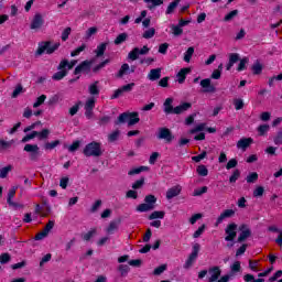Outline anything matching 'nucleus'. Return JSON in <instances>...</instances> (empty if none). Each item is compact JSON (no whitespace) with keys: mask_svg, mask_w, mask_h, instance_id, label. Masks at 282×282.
Wrapping results in <instances>:
<instances>
[{"mask_svg":"<svg viewBox=\"0 0 282 282\" xmlns=\"http://www.w3.org/2000/svg\"><path fill=\"white\" fill-rule=\"evenodd\" d=\"M191 107H193V105L191 102H183L180 106H176L174 108V113L176 116H180V113H184V111H188V109H191Z\"/></svg>","mask_w":282,"mask_h":282,"instance_id":"nucleus-18","label":"nucleus"},{"mask_svg":"<svg viewBox=\"0 0 282 282\" xmlns=\"http://www.w3.org/2000/svg\"><path fill=\"white\" fill-rule=\"evenodd\" d=\"M225 241H235L237 237V224L231 223L225 229Z\"/></svg>","mask_w":282,"mask_h":282,"instance_id":"nucleus-7","label":"nucleus"},{"mask_svg":"<svg viewBox=\"0 0 282 282\" xmlns=\"http://www.w3.org/2000/svg\"><path fill=\"white\" fill-rule=\"evenodd\" d=\"M158 140H164L166 144H171L175 137L173 132L169 128H159V132L156 134Z\"/></svg>","mask_w":282,"mask_h":282,"instance_id":"nucleus-4","label":"nucleus"},{"mask_svg":"<svg viewBox=\"0 0 282 282\" xmlns=\"http://www.w3.org/2000/svg\"><path fill=\"white\" fill-rule=\"evenodd\" d=\"M257 180H259V174H257V172H252L250 173L246 181L248 182V184H254V182H257Z\"/></svg>","mask_w":282,"mask_h":282,"instance_id":"nucleus-43","label":"nucleus"},{"mask_svg":"<svg viewBox=\"0 0 282 282\" xmlns=\"http://www.w3.org/2000/svg\"><path fill=\"white\" fill-rule=\"evenodd\" d=\"M117 270L120 272L121 276H127V274H129L131 271V268H129L127 264H120Z\"/></svg>","mask_w":282,"mask_h":282,"instance_id":"nucleus-33","label":"nucleus"},{"mask_svg":"<svg viewBox=\"0 0 282 282\" xmlns=\"http://www.w3.org/2000/svg\"><path fill=\"white\" fill-rule=\"evenodd\" d=\"M61 47V44L58 42L52 44L51 41L40 42L39 47L36 50L37 56H43V54H54L56 50Z\"/></svg>","mask_w":282,"mask_h":282,"instance_id":"nucleus-2","label":"nucleus"},{"mask_svg":"<svg viewBox=\"0 0 282 282\" xmlns=\"http://www.w3.org/2000/svg\"><path fill=\"white\" fill-rule=\"evenodd\" d=\"M182 193V186L176 185L167 189L166 192V199H173V197H177Z\"/></svg>","mask_w":282,"mask_h":282,"instance_id":"nucleus-16","label":"nucleus"},{"mask_svg":"<svg viewBox=\"0 0 282 282\" xmlns=\"http://www.w3.org/2000/svg\"><path fill=\"white\" fill-rule=\"evenodd\" d=\"M180 1L181 0H174L173 2H171L166 9V14H173V12H175V8L180 6Z\"/></svg>","mask_w":282,"mask_h":282,"instance_id":"nucleus-34","label":"nucleus"},{"mask_svg":"<svg viewBox=\"0 0 282 282\" xmlns=\"http://www.w3.org/2000/svg\"><path fill=\"white\" fill-rule=\"evenodd\" d=\"M200 87H203L205 94H215L217 88L210 83V78L200 80Z\"/></svg>","mask_w":282,"mask_h":282,"instance_id":"nucleus-13","label":"nucleus"},{"mask_svg":"<svg viewBox=\"0 0 282 282\" xmlns=\"http://www.w3.org/2000/svg\"><path fill=\"white\" fill-rule=\"evenodd\" d=\"M128 74H131V66H129V64H122L117 74V78H122V76H127Z\"/></svg>","mask_w":282,"mask_h":282,"instance_id":"nucleus-22","label":"nucleus"},{"mask_svg":"<svg viewBox=\"0 0 282 282\" xmlns=\"http://www.w3.org/2000/svg\"><path fill=\"white\" fill-rule=\"evenodd\" d=\"M270 131V126L269 124H261L258 127V133L259 135H265Z\"/></svg>","mask_w":282,"mask_h":282,"instance_id":"nucleus-45","label":"nucleus"},{"mask_svg":"<svg viewBox=\"0 0 282 282\" xmlns=\"http://www.w3.org/2000/svg\"><path fill=\"white\" fill-rule=\"evenodd\" d=\"M88 94H90V96H100V88L98 87V82H95L88 86Z\"/></svg>","mask_w":282,"mask_h":282,"instance_id":"nucleus-23","label":"nucleus"},{"mask_svg":"<svg viewBox=\"0 0 282 282\" xmlns=\"http://www.w3.org/2000/svg\"><path fill=\"white\" fill-rule=\"evenodd\" d=\"M46 99H47V96L41 95L40 97L36 98V101L33 104V108L37 109V107H41V105H43V102H45Z\"/></svg>","mask_w":282,"mask_h":282,"instance_id":"nucleus-44","label":"nucleus"},{"mask_svg":"<svg viewBox=\"0 0 282 282\" xmlns=\"http://www.w3.org/2000/svg\"><path fill=\"white\" fill-rule=\"evenodd\" d=\"M36 138H39V140H47L50 138V130L43 129L41 132H37Z\"/></svg>","mask_w":282,"mask_h":282,"instance_id":"nucleus-38","label":"nucleus"},{"mask_svg":"<svg viewBox=\"0 0 282 282\" xmlns=\"http://www.w3.org/2000/svg\"><path fill=\"white\" fill-rule=\"evenodd\" d=\"M87 47V45L83 44L82 46L77 47L75 51H73L70 53V56H78V54H80V52H85V48Z\"/></svg>","mask_w":282,"mask_h":282,"instance_id":"nucleus-61","label":"nucleus"},{"mask_svg":"<svg viewBox=\"0 0 282 282\" xmlns=\"http://www.w3.org/2000/svg\"><path fill=\"white\" fill-rule=\"evenodd\" d=\"M120 138V130H116L108 135V142H116Z\"/></svg>","mask_w":282,"mask_h":282,"instance_id":"nucleus-47","label":"nucleus"},{"mask_svg":"<svg viewBox=\"0 0 282 282\" xmlns=\"http://www.w3.org/2000/svg\"><path fill=\"white\" fill-rule=\"evenodd\" d=\"M240 235L238 237V243H242V241H246V239H248L251 235H252V231H250V228H248V226L246 225H242L240 227Z\"/></svg>","mask_w":282,"mask_h":282,"instance_id":"nucleus-14","label":"nucleus"},{"mask_svg":"<svg viewBox=\"0 0 282 282\" xmlns=\"http://www.w3.org/2000/svg\"><path fill=\"white\" fill-rule=\"evenodd\" d=\"M230 217H235V209H226L224 210L216 220V226H219L224 221V219H230Z\"/></svg>","mask_w":282,"mask_h":282,"instance_id":"nucleus-15","label":"nucleus"},{"mask_svg":"<svg viewBox=\"0 0 282 282\" xmlns=\"http://www.w3.org/2000/svg\"><path fill=\"white\" fill-rule=\"evenodd\" d=\"M274 144H282V130H280L276 135L273 138Z\"/></svg>","mask_w":282,"mask_h":282,"instance_id":"nucleus-64","label":"nucleus"},{"mask_svg":"<svg viewBox=\"0 0 282 282\" xmlns=\"http://www.w3.org/2000/svg\"><path fill=\"white\" fill-rule=\"evenodd\" d=\"M196 172L198 173V175H200V177H206V175H208V169L206 167V165H198Z\"/></svg>","mask_w":282,"mask_h":282,"instance_id":"nucleus-41","label":"nucleus"},{"mask_svg":"<svg viewBox=\"0 0 282 282\" xmlns=\"http://www.w3.org/2000/svg\"><path fill=\"white\" fill-rule=\"evenodd\" d=\"M67 76V70L65 68L59 69V72L55 73L52 78L53 80H63Z\"/></svg>","mask_w":282,"mask_h":282,"instance_id":"nucleus-29","label":"nucleus"},{"mask_svg":"<svg viewBox=\"0 0 282 282\" xmlns=\"http://www.w3.org/2000/svg\"><path fill=\"white\" fill-rule=\"evenodd\" d=\"M241 172H239V170H236L234 174L229 177L230 184H235V182H237V180H239Z\"/></svg>","mask_w":282,"mask_h":282,"instance_id":"nucleus-52","label":"nucleus"},{"mask_svg":"<svg viewBox=\"0 0 282 282\" xmlns=\"http://www.w3.org/2000/svg\"><path fill=\"white\" fill-rule=\"evenodd\" d=\"M76 63H78V61H76V59H73L72 62H69V61H67V59H63V61L59 63L57 69H65V68H67V69H73L74 66L76 65Z\"/></svg>","mask_w":282,"mask_h":282,"instance_id":"nucleus-21","label":"nucleus"},{"mask_svg":"<svg viewBox=\"0 0 282 282\" xmlns=\"http://www.w3.org/2000/svg\"><path fill=\"white\" fill-rule=\"evenodd\" d=\"M251 69H252V72H253V74L259 75V74H261V72H263V66L261 65V63L256 62V63L252 65Z\"/></svg>","mask_w":282,"mask_h":282,"instance_id":"nucleus-42","label":"nucleus"},{"mask_svg":"<svg viewBox=\"0 0 282 282\" xmlns=\"http://www.w3.org/2000/svg\"><path fill=\"white\" fill-rule=\"evenodd\" d=\"M94 235H96V229H91L87 234H84L83 235L84 241H89L91 239V237H94Z\"/></svg>","mask_w":282,"mask_h":282,"instance_id":"nucleus-62","label":"nucleus"},{"mask_svg":"<svg viewBox=\"0 0 282 282\" xmlns=\"http://www.w3.org/2000/svg\"><path fill=\"white\" fill-rule=\"evenodd\" d=\"M143 39H153L155 36V28L145 30L142 34Z\"/></svg>","mask_w":282,"mask_h":282,"instance_id":"nucleus-36","label":"nucleus"},{"mask_svg":"<svg viewBox=\"0 0 282 282\" xmlns=\"http://www.w3.org/2000/svg\"><path fill=\"white\" fill-rule=\"evenodd\" d=\"M106 51H107V43L99 44L95 50L96 57L100 58V56H102Z\"/></svg>","mask_w":282,"mask_h":282,"instance_id":"nucleus-27","label":"nucleus"},{"mask_svg":"<svg viewBox=\"0 0 282 282\" xmlns=\"http://www.w3.org/2000/svg\"><path fill=\"white\" fill-rule=\"evenodd\" d=\"M275 80H282V73L269 78V82H268L269 87H274Z\"/></svg>","mask_w":282,"mask_h":282,"instance_id":"nucleus-53","label":"nucleus"},{"mask_svg":"<svg viewBox=\"0 0 282 282\" xmlns=\"http://www.w3.org/2000/svg\"><path fill=\"white\" fill-rule=\"evenodd\" d=\"M91 69V62L84 61L78 66H76L74 74L75 76H78V74H88Z\"/></svg>","mask_w":282,"mask_h":282,"instance_id":"nucleus-11","label":"nucleus"},{"mask_svg":"<svg viewBox=\"0 0 282 282\" xmlns=\"http://www.w3.org/2000/svg\"><path fill=\"white\" fill-rule=\"evenodd\" d=\"M187 74H191V68H182V69L177 73L176 77H177V83H178L180 85H184V83H185V80H186V75H187Z\"/></svg>","mask_w":282,"mask_h":282,"instance_id":"nucleus-19","label":"nucleus"},{"mask_svg":"<svg viewBox=\"0 0 282 282\" xmlns=\"http://www.w3.org/2000/svg\"><path fill=\"white\" fill-rule=\"evenodd\" d=\"M127 33L119 34L115 40V45H121V43H124L127 41Z\"/></svg>","mask_w":282,"mask_h":282,"instance_id":"nucleus-49","label":"nucleus"},{"mask_svg":"<svg viewBox=\"0 0 282 282\" xmlns=\"http://www.w3.org/2000/svg\"><path fill=\"white\" fill-rule=\"evenodd\" d=\"M118 230V223L117 221H111L108 226V228L106 229V232H108V235H113V231Z\"/></svg>","mask_w":282,"mask_h":282,"instance_id":"nucleus-46","label":"nucleus"},{"mask_svg":"<svg viewBox=\"0 0 282 282\" xmlns=\"http://www.w3.org/2000/svg\"><path fill=\"white\" fill-rule=\"evenodd\" d=\"M142 186H144V177L135 181L132 185V188L135 191L138 188H142Z\"/></svg>","mask_w":282,"mask_h":282,"instance_id":"nucleus-60","label":"nucleus"},{"mask_svg":"<svg viewBox=\"0 0 282 282\" xmlns=\"http://www.w3.org/2000/svg\"><path fill=\"white\" fill-rule=\"evenodd\" d=\"M144 202L149 206H155V202H158V198H155L154 195H148V196H145Z\"/></svg>","mask_w":282,"mask_h":282,"instance_id":"nucleus-48","label":"nucleus"},{"mask_svg":"<svg viewBox=\"0 0 282 282\" xmlns=\"http://www.w3.org/2000/svg\"><path fill=\"white\" fill-rule=\"evenodd\" d=\"M193 54H195V47L191 46L184 54L185 63H191V58H193Z\"/></svg>","mask_w":282,"mask_h":282,"instance_id":"nucleus-32","label":"nucleus"},{"mask_svg":"<svg viewBox=\"0 0 282 282\" xmlns=\"http://www.w3.org/2000/svg\"><path fill=\"white\" fill-rule=\"evenodd\" d=\"M239 62V54L238 53H231L229 54V63L234 64Z\"/></svg>","mask_w":282,"mask_h":282,"instance_id":"nucleus-63","label":"nucleus"},{"mask_svg":"<svg viewBox=\"0 0 282 282\" xmlns=\"http://www.w3.org/2000/svg\"><path fill=\"white\" fill-rule=\"evenodd\" d=\"M200 248H202V246L199 243H195L193 246L192 253L188 257L192 261H197V256L199 254Z\"/></svg>","mask_w":282,"mask_h":282,"instance_id":"nucleus-25","label":"nucleus"},{"mask_svg":"<svg viewBox=\"0 0 282 282\" xmlns=\"http://www.w3.org/2000/svg\"><path fill=\"white\" fill-rule=\"evenodd\" d=\"M80 148V141H74L72 145L68 147V151L70 153H74L75 151H78Z\"/></svg>","mask_w":282,"mask_h":282,"instance_id":"nucleus-58","label":"nucleus"},{"mask_svg":"<svg viewBox=\"0 0 282 282\" xmlns=\"http://www.w3.org/2000/svg\"><path fill=\"white\" fill-rule=\"evenodd\" d=\"M95 107H96V97H89L85 102L84 109L94 110Z\"/></svg>","mask_w":282,"mask_h":282,"instance_id":"nucleus-30","label":"nucleus"},{"mask_svg":"<svg viewBox=\"0 0 282 282\" xmlns=\"http://www.w3.org/2000/svg\"><path fill=\"white\" fill-rule=\"evenodd\" d=\"M58 144H61L59 140H55L53 142H47L44 144V149H46V151H52V150L56 149V147H58Z\"/></svg>","mask_w":282,"mask_h":282,"instance_id":"nucleus-35","label":"nucleus"},{"mask_svg":"<svg viewBox=\"0 0 282 282\" xmlns=\"http://www.w3.org/2000/svg\"><path fill=\"white\" fill-rule=\"evenodd\" d=\"M109 63H111L110 59H106V61L101 62L100 64H98L97 66H95L93 68V72H100V69H102V67H105L106 65H109Z\"/></svg>","mask_w":282,"mask_h":282,"instance_id":"nucleus-55","label":"nucleus"},{"mask_svg":"<svg viewBox=\"0 0 282 282\" xmlns=\"http://www.w3.org/2000/svg\"><path fill=\"white\" fill-rule=\"evenodd\" d=\"M54 220H50L44 229L35 236V241H41L50 235V231L54 228Z\"/></svg>","mask_w":282,"mask_h":282,"instance_id":"nucleus-10","label":"nucleus"},{"mask_svg":"<svg viewBox=\"0 0 282 282\" xmlns=\"http://www.w3.org/2000/svg\"><path fill=\"white\" fill-rule=\"evenodd\" d=\"M24 151L30 153V160L36 162L39 160V145L37 144H25Z\"/></svg>","mask_w":282,"mask_h":282,"instance_id":"nucleus-9","label":"nucleus"},{"mask_svg":"<svg viewBox=\"0 0 282 282\" xmlns=\"http://www.w3.org/2000/svg\"><path fill=\"white\" fill-rule=\"evenodd\" d=\"M12 260V257L10 256V253L6 252V253H2L0 256V263L2 265H4L6 263H10V261Z\"/></svg>","mask_w":282,"mask_h":282,"instance_id":"nucleus-39","label":"nucleus"},{"mask_svg":"<svg viewBox=\"0 0 282 282\" xmlns=\"http://www.w3.org/2000/svg\"><path fill=\"white\" fill-rule=\"evenodd\" d=\"M133 87H135V83H130L124 86H121L117 90H115L113 95L111 96V100H116V98H120L122 94H129V91L133 90Z\"/></svg>","mask_w":282,"mask_h":282,"instance_id":"nucleus-8","label":"nucleus"},{"mask_svg":"<svg viewBox=\"0 0 282 282\" xmlns=\"http://www.w3.org/2000/svg\"><path fill=\"white\" fill-rule=\"evenodd\" d=\"M43 25H45V19H43V14L35 13L31 21L30 30L39 31L41 28H43Z\"/></svg>","mask_w":282,"mask_h":282,"instance_id":"nucleus-6","label":"nucleus"},{"mask_svg":"<svg viewBox=\"0 0 282 282\" xmlns=\"http://www.w3.org/2000/svg\"><path fill=\"white\" fill-rule=\"evenodd\" d=\"M149 80L155 82L162 78V68H152L148 74Z\"/></svg>","mask_w":282,"mask_h":282,"instance_id":"nucleus-17","label":"nucleus"},{"mask_svg":"<svg viewBox=\"0 0 282 282\" xmlns=\"http://www.w3.org/2000/svg\"><path fill=\"white\" fill-rule=\"evenodd\" d=\"M153 208H155V206H151L147 203H143L137 207V210L138 213H149V210H153Z\"/></svg>","mask_w":282,"mask_h":282,"instance_id":"nucleus-28","label":"nucleus"},{"mask_svg":"<svg viewBox=\"0 0 282 282\" xmlns=\"http://www.w3.org/2000/svg\"><path fill=\"white\" fill-rule=\"evenodd\" d=\"M237 14H239V10L230 11L227 15H225L224 21H232Z\"/></svg>","mask_w":282,"mask_h":282,"instance_id":"nucleus-54","label":"nucleus"},{"mask_svg":"<svg viewBox=\"0 0 282 282\" xmlns=\"http://www.w3.org/2000/svg\"><path fill=\"white\" fill-rule=\"evenodd\" d=\"M250 144H252V138H243L237 142V149H242V151H246Z\"/></svg>","mask_w":282,"mask_h":282,"instance_id":"nucleus-20","label":"nucleus"},{"mask_svg":"<svg viewBox=\"0 0 282 282\" xmlns=\"http://www.w3.org/2000/svg\"><path fill=\"white\" fill-rule=\"evenodd\" d=\"M207 273H208L207 282H215V281L217 282L219 281V276H221V269L219 267H213V268H209Z\"/></svg>","mask_w":282,"mask_h":282,"instance_id":"nucleus-12","label":"nucleus"},{"mask_svg":"<svg viewBox=\"0 0 282 282\" xmlns=\"http://www.w3.org/2000/svg\"><path fill=\"white\" fill-rule=\"evenodd\" d=\"M164 215H166V213H164V212H153L149 216V219L150 220H153V219H164Z\"/></svg>","mask_w":282,"mask_h":282,"instance_id":"nucleus-37","label":"nucleus"},{"mask_svg":"<svg viewBox=\"0 0 282 282\" xmlns=\"http://www.w3.org/2000/svg\"><path fill=\"white\" fill-rule=\"evenodd\" d=\"M10 171H12V165H8L6 167H2L0 170V177H1V180H6V177H8V173H10Z\"/></svg>","mask_w":282,"mask_h":282,"instance_id":"nucleus-40","label":"nucleus"},{"mask_svg":"<svg viewBox=\"0 0 282 282\" xmlns=\"http://www.w3.org/2000/svg\"><path fill=\"white\" fill-rule=\"evenodd\" d=\"M98 34V28L96 26H91L89 28L86 33H85V40L89 41V39H91V36Z\"/></svg>","mask_w":282,"mask_h":282,"instance_id":"nucleus-31","label":"nucleus"},{"mask_svg":"<svg viewBox=\"0 0 282 282\" xmlns=\"http://www.w3.org/2000/svg\"><path fill=\"white\" fill-rule=\"evenodd\" d=\"M20 94H23V86L19 84L12 93V98H18Z\"/></svg>","mask_w":282,"mask_h":282,"instance_id":"nucleus-51","label":"nucleus"},{"mask_svg":"<svg viewBox=\"0 0 282 282\" xmlns=\"http://www.w3.org/2000/svg\"><path fill=\"white\" fill-rule=\"evenodd\" d=\"M83 153L86 158H100V155H102V148L100 147V143L93 141L86 144Z\"/></svg>","mask_w":282,"mask_h":282,"instance_id":"nucleus-3","label":"nucleus"},{"mask_svg":"<svg viewBox=\"0 0 282 282\" xmlns=\"http://www.w3.org/2000/svg\"><path fill=\"white\" fill-rule=\"evenodd\" d=\"M39 134V131H33L30 134H26L25 137H23L22 142H30V140H34V138H36V135Z\"/></svg>","mask_w":282,"mask_h":282,"instance_id":"nucleus-50","label":"nucleus"},{"mask_svg":"<svg viewBox=\"0 0 282 282\" xmlns=\"http://www.w3.org/2000/svg\"><path fill=\"white\" fill-rule=\"evenodd\" d=\"M163 107H164V111H165L166 113H174L175 108H173V98H167V99L164 101Z\"/></svg>","mask_w":282,"mask_h":282,"instance_id":"nucleus-24","label":"nucleus"},{"mask_svg":"<svg viewBox=\"0 0 282 282\" xmlns=\"http://www.w3.org/2000/svg\"><path fill=\"white\" fill-rule=\"evenodd\" d=\"M170 28L172 30L173 36H182L184 34V29H182L178 24H171Z\"/></svg>","mask_w":282,"mask_h":282,"instance_id":"nucleus-26","label":"nucleus"},{"mask_svg":"<svg viewBox=\"0 0 282 282\" xmlns=\"http://www.w3.org/2000/svg\"><path fill=\"white\" fill-rule=\"evenodd\" d=\"M246 65H248V57H243L239 65H238V72H243L246 69Z\"/></svg>","mask_w":282,"mask_h":282,"instance_id":"nucleus-59","label":"nucleus"},{"mask_svg":"<svg viewBox=\"0 0 282 282\" xmlns=\"http://www.w3.org/2000/svg\"><path fill=\"white\" fill-rule=\"evenodd\" d=\"M128 123V127H133V124H138L140 122V117L138 112H123L121 113L115 124H124Z\"/></svg>","mask_w":282,"mask_h":282,"instance_id":"nucleus-1","label":"nucleus"},{"mask_svg":"<svg viewBox=\"0 0 282 282\" xmlns=\"http://www.w3.org/2000/svg\"><path fill=\"white\" fill-rule=\"evenodd\" d=\"M165 270H166V264H162V265L158 267L156 269H154L153 274L155 276H160V274L165 272Z\"/></svg>","mask_w":282,"mask_h":282,"instance_id":"nucleus-56","label":"nucleus"},{"mask_svg":"<svg viewBox=\"0 0 282 282\" xmlns=\"http://www.w3.org/2000/svg\"><path fill=\"white\" fill-rule=\"evenodd\" d=\"M206 129V123H200L196 126L194 129L189 130V133H199V131H204Z\"/></svg>","mask_w":282,"mask_h":282,"instance_id":"nucleus-57","label":"nucleus"},{"mask_svg":"<svg viewBox=\"0 0 282 282\" xmlns=\"http://www.w3.org/2000/svg\"><path fill=\"white\" fill-rule=\"evenodd\" d=\"M150 48L149 46H143L142 48L134 47L129 54L128 58L129 61H138L140 56H145V54H149Z\"/></svg>","mask_w":282,"mask_h":282,"instance_id":"nucleus-5","label":"nucleus"}]
</instances>
